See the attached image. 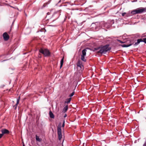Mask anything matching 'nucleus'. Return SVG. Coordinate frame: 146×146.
I'll return each instance as SVG.
<instances>
[{
	"mask_svg": "<svg viewBox=\"0 0 146 146\" xmlns=\"http://www.w3.org/2000/svg\"><path fill=\"white\" fill-rule=\"evenodd\" d=\"M109 45H106L102 47H98L95 48L94 49V51H96L98 53H105L108 51L110 50L111 49V48L109 47Z\"/></svg>",
	"mask_w": 146,
	"mask_h": 146,
	"instance_id": "obj_1",
	"label": "nucleus"
},
{
	"mask_svg": "<svg viewBox=\"0 0 146 146\" xmlns=\"http://www.w3.org/2000/svg\"><path fill=\"white\" fill-rule=\"evenodd\" d=\"M146 12V7H141L133 10L131 13L133 15L140 14Z\"/></svg>",
	"mask_w": 146,
	"mask_h": 146,
	"instance_id": "obj_2",
	"label": "nucleus"
},
{
	"mask_svg": "<svg viewBox=\"0 0 146 146\" xmlns=\"http://www.w3.org/2000/svg\"><path fill=\"white\" fill-rule=\"evenodd\" d=\"M39 52L43 54L45 57L49 56L50 55V52L47 49H43L41 48L39 50Z\"/></svg>",
	"mask_w": 146,
	"mask_h": 146,
	"instance_id": "obj_3",
	"label": "nucleus"
},
{
	"mask_svg": "<svg viewBox=\"0 0 146 146\" xmlns=\"http://www.w3.org/2000/svg\"><path fill=\"white\" fill-rule=\"evenodd\" d=\"M57 133L58 135V139L60 140L62 137L61 130L60 127H58L57 130Z\"/></svg>",
	"mask_w": 146,
	"mask_h": 146,
	"instance_id": "obj_4",
	"label": "nucleus"
},
{
	"mask_svg": "<svg viewBox=\"0 0 146 146\" xmlns=\"http://www.w3.org/2000/svg\"><path fill=\"white\" fill-rule=\"evenodd\" d=\"M77 66L78 69H79V68H80V70L81 69V71L83 69L82 68H83V66L82 64V62L79 60H78L77 64Z\"/></svg>",
	"mask_w": 146,
	"mask_h": 146,
	"instance_id": "obj_5",
	"label": "nucleus"
},
{
	"mask_svg": "<svg viewBox=\"0 0 146 146\" xmlns=\"http://www.w3.org/2000/svg\"><path fill=\"white\" fill-rule=\"evenodd\" d=\"M1 132H2V134L3 135L4 134H8L9 133V131L7 129H2L1 130Z\"/></svg>",
	"mask_w": 146,
	"mask_h": 146,
	"instance_id": "obj_6",
	"label": "nucleus"
},
{
	"mask_svg": "<svg viewBox=\"0 0 146 146\" xmlns=\"http://www.w3.org/2000/svg\"><path fill=\"white\" fill-rule=\"evenodd\" d=\"M4 39L5 40H7L9 38V36L6 32L4 33L3 35Z\"/></svg>",
	"mask_w": 146,
	"mask_h": 146,
	"instance_id": "obj_7",
	"label": "nucleus"
},
{
	"mask_svg": "<svg viewBox=\"0 0 146 146\" xmlns=\"http://www.w3.org/2000/svg\"><path fill=\"white\" fill-rule=\"evenodd\" d=\"M142 38L138 39L137 40V42H135V44H133L134 46L138 45L141 42H142Z\"/></svg>",
	"mask_w": 146,
	"mask_h": 146,
	"instance_id": "obj_8",
	"label": "nucleus"
},
{
	"mask_svg": "<svg viewBox=\"0 0 146 146\" xmlns=\"http://www.w3.org/2000/svg\"><path fill=\"white\" fill-rule=\"evenodd\" d=\"M20 98V96H19V97L17 99L16 104L15 106H14V107H15V109H16L17 108V106L18 104L19 103Z\"/></svg>",
	"mask_w": 146,
	"mask_h": 146,
	"instance_id": "obj_9",
	"label": "nucleus"
},
{
	"mask_svg": "<svg viewBox=\"0 0 146 146\" xmlns=\"http://www.w3.org/2000/svg\"><path fill=\"white\" fill-rule=\"evenodd\" d=\"M68 105L66 106L63 109L62 111L64 113L66 112L68 110Z\"/></svg>",
	"mask_w": 146,
	"mask_h": 146,
	"instance_id": "obj_10",
	"label": "nucleus"
},
{
	"mask_svg": "<svg viewBox=\"0 0 146 146\" xmlns=\"http://www.w3.org/2000/svg\"><path fill=\"white\" fill-rule=\"evenodd\" d=\"M133 44V43L130 42V43L129 44H124L122 45V46L123 47H126L130 46Z\"/></svg>",
	"mask_w": 146,
	"mask_h": 146,
	"instance_id": "obj_11",
	"label": "nucleus"
},
{
	"mask_svg": "<svg viewBox=\"0 0 146 146\" xmlns=\"http://www.w3.org/2000/svg\"><path fill=\"white\" fill-rule=\"evenodd\" d=\"M87 50L86 49H84L82 50V54L81 56H85L86 54V52Z\"/></svg>",
	"mask_w": 146,
	"mask_h": 146,
	"instance_id": "obj_12",
	"label": "nucleus"
},
{
	"mask_svg": "<svg viewBox=\"0 0 146 146\" xmlns=\"http://www.w3.org/2000/svg\"><path fill=\"white\" fill-rule=\"evenodd\" d=\"M61 12V10H60L59 11H57L53 15V16L57 14H58L57 18H58L59 17V16L60 15V13Z\"/></svg>",
	"mask_w": 146,
	"mask_h": 146,
	"instance_id": "obj_13",
	"label": "nucleus"
},
{
	"mask_svg": "<svg viewBox=\"0 0 146 146\" xmlns=\"http://www.w3.org/2000/svg\"><path fill=\"white\" fill-rule=\"evenodd\" d=\"M71 100V98H69L67 99L64 102V103L65 104H68L69 103Z\"/></svg>",
	"mask_w": 146,
	"mask_h": 146,
	"instance_id": "obj_14",
	"label": "nucleus"
},
{
	"mask_svg": "<svg viewBox=\"0 0 146 146\" xmlns=\"http://www.w3.org/2000/svg\"><path fill=\"white\" fill-rule=\"evenodd\" d=\"M49 114L50 118L53 119L54 118V115L51 111H49Z\"/></svg>",
	"mask_w": 146,
	"mask_h": 146,
	"instance_id": "obj_15",
	"label": "nucleus"
},
{
	"mask_svg": "<svg viewBox=\"0 0 146 146\" xmlns=\"http://www.w3.org/2000/svg\"><path fill=\"white\" fill-rule=\"evenodd\" d=\"M64 58H62L61 60L60 61V68H61L62 66L63 62H64Z\"/></svg>",
	"mask_w": 146,
	"mask_h": 146,
	"instance_id": "obj_16",
	"label": "nucleus"
},
{
	"mask_svg": "<svg viewBox=\"0 0 146 146\" xmlns=\"http://www.w3.org/2000/svg\"><path fill=\"white\" fill-rule=\"evenodd\" d=\"M85 56H81V59L82 61L85 62L86 61V60L84 58Z\"/></svg>",
	"mask_w": 146,
	"mask_h": 146,
	"instance_id": "obj_17",
	"label": "nucleus"
},
{
	"mask_svg": "<svg viewBox=\"0 0 146 146\" xmlns=\"http://www.w3.org/2000/svg\"><path fill=\"white\" fill-rule=\"evenodd\" d=\"M36 141H41V139H40L39 137L37 135L36 136Z\"/></svg>",
	"mask_w": 146,
	"mask_h": 146,
	"instance_id": "obj_18",
	"label": "nucleus"
},
{
	"mask_svg": "<svg viewBox=\"0 0 146 146\" xmlns=\"http://www.w3.org/2000/svg\"><path fill=\"white\" fill-rule=\"evenodd\" d=\"M142 42H144L146 44V38H143L142 39Z\"/></svg>",
	"mask_w": 146,
	"mask_h": 146,
	"instance_id": "obj_19",
	"label": "nucleus"
},
{
	"mask_svg": "<svg viewBox=\"0 0 146 146\" xmlns=\"http://www.w3.org/2000/svg\"><path fill=\"white\" fill-rule=\"evenodd\" d=\"M74 92H72L71 94H70L69 95V97H71L72 96L74 95Z\"/></svg>",
	"mask_w": 146,
	"mask_h": 146,
	"instance_id": "obj_20",
	"label": "nucleus"
},
{
	"mask_svg": "<svg viewBox=\"0 0 146 146\" xmlns=\"http://www.w3.org/2000/svg\"><path fill=\"white\" fill-rule=\"evenodd\" d=\"M117 40L119 42L121 43H124L123 42L121 41V40Z\"/></svg>",
	"mask_w": 146,
	"mask_h": 146,
	"instance_id": "obj_21",
	"label": "nucleus"
},
{
	"mask_svg": "<svg viewBox=\"0 0 146 146\" xmlns=\"http://www.w3.org/2000/svg\"><path fill=\"white\" fill-rule=\"evenodd\" d=\"M64 123H65V121H64H64H63V124H62V127H64Z\"/></svg>",
	"mask_w": 146,
	"mask_h": 146,
	"instance_id": "obj_22",
	"label": "nucleus"
},
{
	"mask_svg": "<svg viewBox=\"0 0 146 146\" xmlns=\"http://www.w3.org/2000/svg\"><path fill=\"white\" fill-rule=\"evenodd\" d=\"M42 57L41 55L40 54H39L38 55V57L39 58H41Z\"/></svg>",
	"mask_w": 146,
	"mask_h": 146,
	"instance_id": "obj_23",
	"label": "nucleus"
},
{
	"mask_svg": "<svg viewBox=\"0 0 146 146\" xmlns=\"http://www.w3.org/2000/svg\"><path fill=\"white\" fill-rule=\"evenodd\" d=\"M126 13H122V16H124L126 14Z\"/></svg>",
	"mask_w": 146,
	"mask_h": 146,
	"instance_id": "obj_24",
	"label": "nucleus"
},
{
	"mask_svg": "<svg viewBox=\"0 0 146 146\" xmlns=\"http://www.w3.org/2000/svg\"><path fill=\"white\" fill-rule=\"evenodd\" d=\"M3 135L2 134H0V139H1Z\"/></svg>",
	"mask_w": 146,
	"mask_h": 146,
	"instance_id": "obj_25",
	"label": "nucleus"
},
{
	"mask_svg": "<svg viewBox=\"0 0 146 146\" xmlns=\"http://www.w3.org/2000/svg\"><path fill=\"white\" fill-rule=\"evenodd\" d=\"M143 146H146V141L143 144Z\"/></svg>",
	"mask_w": 146,
	"mask_h": 146,
	"instance_id": "obj_26",
	"label": "nucleus"
},
{
	"mask_svg": "<svg viewBox=\"0 0 146 146\" xmlns=\"http://www.w3.org/2000/svg\"><path fill=\"white\" fill-rule=\"evenodd\" d=\"M50 12H48L47 13V15H50Z\"/></svg>",
	"mask_w": 146,
	"mask_h": 146,
	"instance_id": "obj_27",
	"label": "nucleus"
},
{
	"mask_svg": "<svg viewBox=\"0 0 146 146\" xmlns=\"http://www.w3.org/2000/svg\"><path fill=\"white\" fill-rule=\"evenodd\" d=\"M66 116H67V114H66L64 115V117H66Z\"/></svg>",
	"mask_w": 146,
	"mask_h": 146,
	"instance_id": "obj_28",
	"label": "nucleus"
},
{
	"mask_svg": "<svg viewBox=\"0 0 146 146\" xmlns=\"http://www.w3.org/2000/svg\"><path fill=\"white\" fill-rule=\"evenodd\" d=\"M137 0H134V1H132V2H136V1H137Z\"/></svg>",
	"mask_w": 146,
	"mask_h": 146,
	"instance_id": "obj_29",
	"label": "nucleus"
},
{
	"mask_svg": "<svg viewBox=\"0 0 146 146\" xmlns=\"http://www.w3.org/2000/svg\"><path fill=\"white\" fill-rule=\"evenodd\" d=\"M11 29H10V31L9 32V34H10V31H11Z\"/></svg>",
	"mask_w": 146,
	"mask_h": 146,
	"instance_id": "obj_30",
	"label": "nucleus"
},
{
	"mask_svg": "<svg viewBox=\"0 0 146 146\" xmlns=\"http://www.w3.org/2000/svg\"><path fill=\"white\" fill-rule=\"evenodd\" d=\"M23 146H25V145L24 144H23Z\"/></svg>",
	"mask_w": 146,
	"mask_h": 146,
	"instance_id": "obj_31",
	"label": "nucleus"
}]
</instances>
